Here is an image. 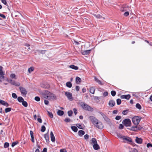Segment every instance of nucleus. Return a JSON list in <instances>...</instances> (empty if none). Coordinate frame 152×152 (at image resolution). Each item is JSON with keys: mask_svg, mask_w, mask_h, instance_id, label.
Here are the masks:
<instances>
[{"mask_svg": "<svg viewBox=\"0 0 152 152\" xmlns=\"http://www.w3.org/2000/svg\"><path fill=\"white\" fill-rule=\"evenodd\" d=\"M44 137L45 139L46 142L49 141V135L48 134H44Z\"/></svg>", "mask_w": 152, "mask_h": 152, "instance_id": "nucleus-21", "label": "nucleus"}, {"mask_svg": "<svg viewBox=\"0 0 152 152\" xmlns=\"http://www.w3.org/2000/svg\"><path fill=\"white\" fill-rule=\"evenodd\" d=\"M30 135L31 137V141L33 143H34L35 141L34 138V134H30Z\"/></svg>", "mask_w": 152, "mask_h": 152, "instance_id": "nucleus-32", "label": "nucleus"}, {"mask_svg": "<svg viewBox=\"0 0 152 152\" xmlns=\"http://www.w3.org/2000/svg\"><path fill=\"white\" fill-rule=\"evenodd\" d=\"M124 127V126L123 125L121 124L119 125V126L118 127V128L119 129H122Z\"/></svg>", "mask_w": 152, "mask_h": 152, "instance_id": "nucleus-51", "label": "nucleus"}, {"mask_svg": "<svg viewBox=\"0 0 152 152\" xmlns=\"http://www.w3.org/2000/svg\"><path fill=\"white\" fill-rule=\"evenodd\" d=\"M124 15L125 16H127L129 15V12H126L124 13Z\"/></svg>", "mask_w": 152, "mask_h": 152, "instance_id": "nucleus-59", "label": "nucleus"}, {"mask_svg": "<svg viewBox=\"0 0 152 152\" xmlns=\"http://www.w3.org/2000/svg\"><path fill=\"white\" fill-rule=\"evenodd\" d=\"M64 114V112L63 111L59 110L57 111V114L60 116Z\"/></svg>", "mask_w": 152, "mask_h": 152, "instance_id": "nucleus-22", "label": "nucleus"}, {"mask_svg": "<svg viewBox=\"0 0 152 152\" xmlns=\"http://www.w3.org/2000/svg\"><path fill=\"white\" fill-rule=\"evenodd\" d=\"M117 103L118 105H119L121 104V99H117Z\"/></svg>", "mask_w": 152, "mask_h": 152, "instance_id": "nucleus-46", "label": "nucleus"}, {"mask_svg": "<svg viewBox=\"0 0 152 152\" xmlns=\"http://www.w3.org/2000/svg\"><path fill=\"white\" fill-rule=\"evenodd\" d=\"M89 119L94 126L99 121L96 117L93 116H90L89 117Z\"/></svg>", "mask_w": 152, "mask_h": 152, "instance_id": "nucleus-5", "label": "nucleus"}, {"mask_svg": "<svg viewBox=\"0 0 152 152\" xmlns=\"http://www.w3.org/2000/svg\"><path fill=\"white\" fill-rule=\"evenodd\" d=\"M47 112L48 115L51 118H52L53 117V115L51 112L47 111Z\"/></svg>", "mask_w": 152, "mask_h": 152, "instance_id": "nucleus-33", "label": "nucleus"}, {"mask_svg": "<svg viewBox=\"0 0 152 152\" xmlns=\"http://www.w3.org/2000/svg\"><path fill=\"white\" fill-rule=\"evenodd\" d=\"M0 104L4 106L8 107L9 106V104L8 103L5 101L1 99H0Z\"/></svg>", "mask_w": 152, "mask_h": 152, "instance_id": "nucleus-13", "label": "nucleus"}, {"mask_svg": "<svg viewBox=\"0 0 152 152\" xmlns=\"http://www.w3.org/2000/svg\"><path fill=\"white\" fill-rule=\"evenodd\" d=\"M99 113L103 117V118H104L106 116L105 114H104L102 112H100Z\"/></svg>", "mask_w": 152, "mask_h": 152, "instance_id": "nucleus-56", "label": "nucleus"}, {"mask_svg": "<svg viewBox=\"0 0 152 152\" xmlns=\"http://www.w3.org/2000/svg\"><path fill=\"white\" fill-rule=\"evenodd\" d=\"M9 146V143L8 142H6L4 144V147L5 148H6L8 147Z\"/></svg>", "mask_w": 152, "mask_h": 152, "instance_id": "nucleus-39", "label": "nucleus"}, {"mask_svg": "<svg viewBox=\"0 0 152 152\" xmlns=\"http://www.w3.org/2000/svg\"><path fill=\"white\" fill-rule=\"evenodd\" d=\"M37 121L40 123H42V120L40 118H37Z\"/></svg>", "mask_w": 152, "mask_h": 152, "instance_id": "nucleus-63", "label": "nucleus"}, {"mask_svg": "<svg viewBox=\"0 0 152 152\" xmlns=\"http://www.w3.org/2000/svg\"><path fill=\"white\" fill-rule=\"evenodd\" d=\"M136 107L139 109H141V105H140V104L139 103H137L136 105Z\"/></svg>", "mask_w": 152, "mask_h": 152, "instance_id": "nucleus-44", "label": "nucleus"}, {"mask_svg": "<svg viewBox=\"0 0 152 152\" xmlns=\"http://www.w3.org/2000/svg\"><path fill=\"white\" fill-rule=\"evenodd\" d=\"M122 123L126 126H131V122L130 119L126 118L124 119L122 122Z\"/></svg>", "mask_w": 152, "mask_h": 152, "instance_id": "nucleus-4", "label": "nucleus"}, {"mask_svg": "<svg viewBox=\"0 0 152 152\" xmlns=\"http://www.w3.org/2000/svg\"><path fill=\"white\" fill-rule=\"evenodd\" d=\"M91 51V50H86L82 51L81 53L83 55H87L90 53Z\"/></svg>", "mask_w": 152, "mask_h": 152, "instance_id": "nucleus-15", "label": "nucleus"}, {"mask_svg": "<svg viewBox=\"0 0 152 152\" xmlns=\"http://www.w3.org/2000/svg\"><path fill=\"white\" fill-rule=\"evenodd\" d=\"M7 81L12 85L17 86H19L20 85V83L16 82L15 81L10 79H7Z\"/></svg>", "mask_w": 152, "mask_h": 152, "instance_id": "nucleus-7", "label": "nucleus"}, {"mask_svg": "<svg viewBox=\"0 0 152 152\" xmlns=\"http://www.w3.org/2000/svg\"><path fill=\"white\" fill-rule=\"evenodd\" d=\"M123 137L124 140H126V141L130 142H132V140L131 138L125 136H124Z\"/></svg>", "mask_w": 152, "mask_h": 152, "instance_id": "nucleus-17", "label": "nucleus"}, {"mask_svg": "<svg viewBox=\"0 0 152 152\" xmlns=\"http://www.w3.org/2000/svg\"><path fill=\"white\" fill-rule=\"evenodd\" d=\"M18 143V142L17 141H16L15 142H13L11 146H12L13 147H14L15 145H17Z\"/></svg>", "mask_w": 152, "mask_h": 152, "instance_id": "nucleus-36", "label": "nucleus"}, {"mask_svg": "<svg viewBox=\"0 0 152 152\" xmlns=\"http://www.w3.org/2000/svg\"><path fill=\"white\" fill-rule=\"evenodd\" d=\"M104 118L105 121L107 123V124L110 126H111L112 125V123L111 121L106 116Z\"/></svg>", "mask_w": 152, "mask_h": 152, "instance_id": "nucleus-11", "label": "nucleus"}, {"mask_svg": "<svg viewBox=\"0 0 152 152\" xmlns=\"http://www.w3.org/2000/svg\"><path fill=\"white\" fill-rule=\"evenodd\" d=\"M64 121L66 122H70V119L68 118H66L65 119Z\"/></svg>", "mask_w": 152, "mask_h": 152, "instance_id": "nucleus-54", "label": "nucleus"}, {"mask_svg": "<svg viewBox=\"0 0 152 152\" xmlns=\"http://www.w3.org/2000/svg\"><path fill=\"white\" fill-rule=\"evenodd\" d=\"M11 110V108L10 107L6 108L5 110V112L6 113H7L8 112H10Z\"/></svg>", "mask_w": 152, "mask_h": 152, "instance_id": "nucleus-40", "label": "nucleus"}, {"mask_svg": "<svg viewBox=\"0 0 152 152\" xmlns=\"http://www.w3.org/2000/svg\"><path fill=\"white\" fill-rule=\"evenodd\" d=\"M22 104L25 107H27L28 106V103L27 102L24 100L22 102Z\"/></svg>", "mask_w": 152, "mask_h": 152, "instance_id": "nucleus-31", "label": "nucleus"}, {"mask_svg": "<svg viewBox=\"0 0 152 152\" xmlns=\"http://www.w3.org/2000/svg\"><path fill=\"white\" fill-rule=\"evenodd\" d=\"M82 80L80 78L77 77L76 78V82L77 84H79L81 82Z\"/></svg>", "mask_w": 152, "mask_h": 152, "instance_id": "nucleus-19", "label": "nucleus"}, {"mask_svg": "<svg viewBox=\"0 0 152 152\" xmlns=\"http://www.w3.org/2000/svg\"><path fill=\"white\" fill-rule=\"evenodd\" d=\"M60 151V152H67L66 150L65 149H61Z\"/></svg>", "mask_w": 152, "mask_h": 152, "instance_id": "nucleus-64", "label": "nucleus"}, {"mask_svg": "<svg viewBox=\"0 0 152 152\" xmlns=\"http://www.w3.org/2000/svg\"><path fill=\"white\" fill-rule=\"evenodd\" d=\"M130 130L133 131H137V126H132Z\"/></svg>", "mask_w": 152, "mask_h": 152, "instance_id": "nucleus-30", "label": "nucleus"}, {"mask_svg": "<svg viewBox=\"0 0 152 152\" xmlns=\"http://www.w3.org/2000/svg\"><path fill=\"white\" fill-rule=\"evenodd\" d=\"M44 103L46 105H48L49 103L48 101L46 100H44Z\"/></svg>", "mask_w": 152, "mask_h": 152, "instance_id": "nucleus-61", "label": "nucleus"}, {"mask_svg": "<svg viewBox=\"0 0 152 152\" xmlns=\"http://www.w3.org/2000/svg\"><path fill=\"white\" fill-rule=\"evenodd\" d=\"M128 113V110H124L122 112L123 114L124 115H126Z\"/></svg>", "mask_w": 152, "mask_h": 152, "instance_id": "nucleus-52", "label": "nucleus"}, {"mask_svg": "<svg viewBox=\"0 0 152 152\" xmlns=\"http://www.w3.org/2000/svg\"><path fill=\"white\" fill-rule=\"evenodd\" d=\"M135 142L138 144H141L142 143V140L141 138H139L136 137L135 140Z\"/></svg>", "mask_w": 152, "mask_h": 152, "instance_id": "nucleus-12", "label": "nucleus"}, {"mask_svg": "<svg viewBox=\"0 0 152 152\" xmlns=\"http://www.w3.org/2000/svg\"><path fill=\"white\" fill-rule=\"evenodd\" d=\"M69 67L75 70H77L78 69V67L75 66L74 65H72L69 66Z\"/></svg>", "mask_w": 152, "mask_h": 152, "instance_id": "nucleus-23", "label": "nucleus"}, {"mask_svg": "<svg viewBox=\"0 0 152 152\" xmlns=\"http://www.w3.org/2000/svg\"><path fill=\"white\" fill-rule=\"evenodd\" d=\"M117 134V136L120 138H122L123 139V137L124 136H122L121 134Z\"/></svg>", "mask_w": 152, "mask_h": 152, "instance_id": "nucleus-37", "label": "nucleus"}, {"mask_svg": "<svg viewBox=\"0 0 152 152\" xmlns=\"http://www.w3.org/2000/svg\"><path fill=\"white\" fill-rule=\"evenodd\" d=\"M19 89L22 94H23V95H26L27 94V91L24 88L22 87H20Z\"/></svg>", "mask_w": 152, "mask_h": 152, "instance_id": "nucleus-9", "label": "nucleus"}, {"mask_svg": "<svg viewBox=\"0 0 152 152\" xmlns=\"http://www.w3.org/2000/svg\"><path fill=\"white\" fill-rule=\"evenodd\" d=\"M45 98L49 100H52L55 99L56 98L54 95L48 91H46L44 94Z\"/></svg>", "mask_w": 152, "mask_h": 152, "instance_id": "nucleus-1", "label": "nucleus"}, {"mask_svg": "<svg viewBox=\"0 0 152 152\" xmlns=\"http://www.w3.org/2000/svg\"><path fill=\"white\" fill-rule=\"evenodd\" d=\"M46 128L44 126H42L41 127V131L42 132H44Z\"/></svg>", "mask_w": 152, "mask_h": 152, "instance_id": "nucleus-38", "label": "nucleus"}, {"mask_svg": "<svg viewBox=\"0 0 152 152\" xmlns=\"http://www.w3.org/2000/svg\"><path fill=\"white\" fill-rule=\"evenodd\" d=\"M80 104L81 107L84 110L90 111H93V108L84 102H80Z\"/></svg>", "mask_w": 152, "mask_h": 152, "instance_id": "nucleus-2", "label": "nucleus"}, {"mask_svg": "<svg viewBox=\"0 0 152 152\" xmlns=\"http://www.w3.org/2000/svg\"><path fill=\"white\" fill-rule=\"evenodd\" d=\"M4 79V73L3 72H0V82H1L3 81Z\"/></svg>", "mask_w": 152, "mask_h": 152, "instance_id": "nucleus-16", "label": "nucleus"}, {"mask_svg": "<svg viewBox=\"0 0 152 152\" xmlns=\"http://www.w3.org/2000/svg\"><path fill=\"white\" fill-rule=\"evenodd\" d=\"M12 98H13L14 99H16L17 97V96L16 94L15 93H12Z\"/></svg>", "mask_w": 152, "mask_h": 152, "instance_id": "nucleus-42", "label": "nucleus"}, {"mask_svg": "<svg viewBox=\"0 0 152 152\" xmlns=\"http://www.w3.org/2000/svg\"><path fill=\"white\" fill-rule=\"evenodd\" d=\"M95 126L97 128L99 129H102L103 127L104 126L102 123L100 121H98L97 122V123L95 125Z\"/></svg>", "mask_w": 152, "mask_h": 152, "instance_id": "nucleus-8", "label": "nucleus"}, {"mask_svg": "<svg viewBox=\"0 0 152 152\" xmlns=\"http://www.w3.org/2000/svg\"><path fill=\"white\" fill-rule=\"evenodd\" d=\"M1 2L4 4L6 5L7 3L6 0H1Z\"/></svg>", "mask_w": 152, "mask_h": 152, "instance_id": "nucleus-60", "label": "nucleus"}, {"mask_svg": "<svg viewBox=\"0 0 152 152\" xmlns=\"http://www.w3.org/2000/svg\"><path fill=\"white\" fill-rule=\"evenodd\" d=\"M121 118V117L120 116H117L115 118V119L117 120H119Z\"/></svg>", "mask_w": 152, "mask_h": 152, "instance_id": "nucleus-53", "label": "nucleus"}, {"mask_svg": "<svg viewBox=\"0 0 152 152\" xmlns=\"http://www.w3.org/2000/svg\"><path fill=\"white\" fill-rule=\"evenodd\" d=\"M111 95L114 96H115L116 94V92L114 91H112L111 92Z\"/></svg>", "mask_w": 152, "mask_h": 152, "instance_id": "nucleus-43", "label": "nucleus"}, {"mask_svg": "<svg viewBox=\"0 0 152 152\" xmlns=\"http://www.w3.org/2000/svg\"><path fill=\"white\" fill-rule=\"evenodd\" d=\"M34 70V68L33 67H31L30 68H29L28 69V72L30 73L31 72L33 71Z\"/></svg>", "mask_w": 152, "mask_h": 152, "instance_id": "nucleus-41", "label": "nucleus"}, {"mask_svg": "<svg viewBox=\"0 0 152 152\" xmlns=\"http://www.w3.org/2000/svg\"><path fill=\"white\" fill-rule=\"evenodd\" d=\"M72 130L75 132H76L77 131V127L75 126H72L71 127Z\"/></svg>", "mask_w": 152, "mask_h": 152, "instance_id": "nucleus-27", "label": "nucleus"}, {"mask_svg": "<svg viewBox=\"0 0 152 152\" xmlns=\"http://www.w3.org/2000/svg\"><path fill=\"white\" fill-rule=\"evenodd\" d=\"M147 147L148 148L152 147V144L151 143H148L147 145Z\"/></svg>", "mask_w": 152, "mask_h": 152, "instance_id": "nucleus-57", "label": "nucleus"}, {"mask_svg": "<svg viewBox=\"0 0 152 152\" xmlns=\"http://www.w3.org/2000/svg\"><path fill=\"white\" fill-rule=\"evenodd\" d=\"M50 137L52 142H53L55 141V138L53 134H50Z\"/></svg>", "mask_w": 152, "mask_h": 152, "instance_id": "nucleus-24", "label": "nucleus"}, {"mask_svg": "<svg viewBox=\"0 0 152 152\" xmlns=\"http://www.w3.org/2000/svg\"><path fill=\"white\" fill-rule=\"evenodd\" d=\"M34 99L37 102H39L40 100V98L38 96H36L35 97Z\"/></svg>", "mask_w": 152, "mask_h": 152, "instance_id": "nucleus-49", "label": "nucleus"}, {"mask_svg": "<svg viewBox=\"0 0 152 152\" xmlns=\"http://www.w3.org/2000/svg\"><path fill=\"white\" fill-rule=\"evenodd\" d=\"M0 16L3 18L4 19H5L6 18V17L4 15L1 13H0Z\"/></svg>", "mask_w": 152, "mask_h": 152, "instance_id": "nucleus-62", "label": "nucleus"}, {"mask_svg": "<svg viewBox=\"0 0 152 152\" xmlns=\"http://www.w3.org/2000/svg\"><path fill=\"white\" fill-rule=\"evenodd\" d=\"M141 119V118L140 117L135 116L132 118V121L134 124L137 125L140 123Z\"/></svg>", "mask_w": 152, "mask_h": 152, "instance_id": "nucleus-3", "label": "nucleus"}, {"mask_svg": "<svg viewBox=\"0 0 152 152\" xmlns=\"http://www.w3.org/2000/svg\"><path fill=\"white\" fill-rule=\"evenodd\" d=\"M94 16H95L96 18H102V16L99 14H94Z\"/></svg>", "mask_w": 152, "mask_h": 152, "instance_id": "nucleus-45", "label": "nucleus"}, {"mask_svg": "<svg viewBox=\"0 0 152 152\" xmlns=\"http://www.w3.org/2000/svg\"><path fill=\"white\" fill-rule=\"evenodd\" d=\"M94 80L96 81V82L97 83L99 84L100 85H102L103 84L102 83L101 81L99 80L97 78H96V77H94Z\"/></svg>", "mask_w": 152, "mask_h": 152, "instance_id": "nucleus-20", "label": "nucleus"}, {"mask_svg": "<svg viewBox=\"0 0 152 152\" xmlns=\"http://www.w3.org/2000/svg\"><path fill=\"white\" fill-rule=\"evenodd\" d=\"M10 77L12 78H14L15 79H16L15 75L14 74H12L11 75Z\"/></svg>", "mask_w": 152, "mask_h": 152, "instance_id": "nucleus-48", "label": "nucleus"}, {"mask_svg": "<svg viewBox=\"0 0 152 152\" xmlns=\"http://www.w3.org/2000/svg\"><path fill=\"white\" fill-rule=\"evenodd\" d=\"M137 131L139 130H141L142 129V127L141 126L139 125L138 126H137Z\"/></svg>", "mask_w": 152, "mask_h": 152, "instance_id": "nucleus-50", "label": "nucleus"}, {"mask_svg": "<svg viewBox=\"0 0 152 152\" xmlns=\"http://www.w3.org/2000/svg\"><path fill=\"white\" fill-rule=\"evenodd\" d=\"M72 113H73V112H72V110L69 111H68V115L69 116H72Z\"/></svg>", "mask_w": 152, "mask_h": 152, "instance_id": "nucleus-47", "label": "nucleus"}, {"mask_svg": "<svg viewBox=\"0 0 152 152\" xmlns=\"http://www.w3.org/2000/svg\"><path fill=\"white\" fill-rule=\"evenodd\" d=\"M95 91V88L94 87H91L90 88V92L92 94H94V93Z\"/></svg>", "mask_w": 152, "mask_h": 152, "instance_id": "nucleus-25", "label": "nucleus"}, {"mask_svg": "<svg viewBox=\"0 0 152 152\" xmlns=\"http://www.w3.org/2000/svg\"><path fill=\"white\" fill-rule=\"evenodd\" d=\"M92 142L94 144L97 143V142L96 139L95 138H93L91 140Z\"/></svg>", "mask_w": 152, "mask_h": 152, "instance_id": "nucleus-34", "label": "nucleus"}, {"mask_svg": "<svg viewBox=\"0 0 152 152\" xmlns=\"http://www.w3.org/2000/svg\"><path fill=\"white\" fill-rule=\"evenodd\" d=\"M66 85L67 87L70 88L72 86V84L70 82H68L66 83Z\"/></svg>", "mask_w": 152, "mask_h": 152, "instance_id": "nucleus-28", "label": "nucleus"}, {"mask_svg": "<svg viewBox=\"0 0 152 152\" xmlns=\"http://www.w3.org/2000/svg\"><path fill=\"white\" fill-rule=\"evenodd\" d=\"M76 126L77 127L80 129H83V125H81L79 124H76Z\"/></svg>", "mask_w": 152, "mask_h": 152, "instance_id": "nucleus-26", "label": "nucleus"}, {"mask_svg": "<svg viewBox=\"0 0 152 152\" xmlns=\"http://www.w3.org/2000/svg\"><path fill=\"white\" fill-rule=\"evenodd\" d=\"M131 97V96L129 94L122 95L121 96V98L122 99H126L127 100L129 99Z\"/></svg>", "mask_w": 152, "mask_h": 152, "instance_id": "nucleus-10", "label": "nucleus"}, {"mask_svg": "<svg viewBox=\"0 0 152 152\" xmlns=\"http://www.w3.org/2000/svg\"><path fill=\"white\" fill-rule=\"evenodd\" d=\"M65 94L69 100L72 101L73 100L72 94L71 93L66 91L65 92Z\"/></svg>", "mask_w": 152, "mask_h": 152, "instance_id": "nucleus-6", "label": "nucleus"}, {"mask_svg": "<svg viewBox=\"0 0 152 152\" xmlns=\"http://www.w3.org/2000/svg\"><path fill=\"white\" fill-rule=\"evenodd\" d=\"M36 51L38 52L39 53L44 54V53H45V52L46 51V50H36Z\"/></svg>", "mask_w": 152, "mask_h": 152, "instance_id": "nucleus-35", "label": "nucleus"}, {"mask_svg": "<svg viewBox=\"0 0 152 152\" xmlns=\"http://www.w3.org/2000/svg\"><path fill=\"white\" fill-rule=\"evenodd\" d=\"M18 100L20 102H22L24 100L23 99L21 96L18 97Z\"/></svg>", "mask_w": 152, "mask_h": 152, "instance_id": "nucleus-29", "label": "nucleus"}, {"mask_svg": "<svg viewBox=\"0 0 152 152\" xmlns=\"http://www.w3.org/2000/svg\"><path fill=\"white\" fill-rule=\"evenodd\" d=\"M108 104L110 107H112L115 105V102L114 101L111 100L110 101Z\"/></svg>", "mask_w": 152, "mask_h": 152, "instance_id": "nucleus-14", "label": "nucleus"}, {"mask_svg": "<svg viewBox=\"0 0 152 152\" xmlns=\"http://www.w3.org/2000/svg\"><path fill=\"white\" fill-rule=\"evenodd\" d=\"M84 139L86 140L88 139L89 138V136L88 134H86L84 136Z\"/></svg>", "mask_w": 152, "mask_h": 152, "instance_id": "nucleus-55", "label": "nucleus"}, {"mask_svg": "<svg viewBox=\"0 0 152 152\" xmlns=\"http://www.w3.org/2000/svg\"><path fill=\"white\" fill-rule=\"evenodd\" d=\"M73 110L75 115H76L77 113V110L76 108H74Z\"/></svg>", "mask_w": 152, "mask_h": 152, "instance_id": "nucleus-58", "label": "nucleus"}, {"mask_svg": "<svg viewBox=\"0 0 152 152\" xmlns=\"http://www.w3.org/2000/svg\"><path fill=\"white\" fill-rule=\"evenodd\" d=\"M93 147L94 149L96 150H97L100 149L99 146L97 143L94 144L93 145Z\"/></svg>", "mask_w": 152, "mask_h": 152, "instance_id": "nucleus-18", "label": "nucleus"}]
</instances>
